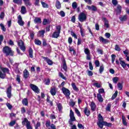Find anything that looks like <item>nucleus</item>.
<instances>
[{"label": "nucleus", "instance_id": "obj_1", "mask_svg": "<svg viewBox=\"0 0 129 129\" xmlns=\"http://www.w3.org/2000/svg\"><path fill=\"white\" fill-rule=\"evenodd\" d=\"M3 53L6 54V56H14V51H13L12 48L9 46H5L4 47Z\"/></svg>", "mask_w": 129, "mask_h": 129}, {"label": "nucleus", "instance_id": "obj_2", "mask_svg": "<svg viewBox=\"0 0 129 129\" xmlns=\"http://www.w3.org/2000/svg\"><path fill=\"white\" fill-rule=\"evenodd\" d=\"M86 19H87V17L86 16V14H85L84 13L82 12L80 14V15L78 16V20L80 22H81L82 23L83 22H85L86 21Z\"/></svg>", "mask_w": 129, "mask_h": 129}, {"label": "nucleus", "instance_id": "obj_3", "mask_svg": "<svg viewBox=\"0 0 129 129\" xmlns=\"http://www.w3.org/2000/svg\"><path fill=\"white\" fill-rule=\"evenodd\" d=\"M97 124L99 127L101 128H103V125H105V126H111V123H108L107 122L98 121Z\"/></svg>", "mask_w": 129, "mask_h": 129}, {"label": "nucleus", "instance_id": "obj_4", "mask_svg": "<svg viewBox=\"0 0 129 129\" xmlns=\"http://www.w3.org/2000/svg\"><path fill=\"white\" fill-rule=\"evenodd\" d=\"M84 53L87 55L86 59L87 60H91V55L90 54V50L88 48H86L84 49Z\"/></svg>", "mask_w": 129, "mask_h": 129}, {"label": "nucleus", "instance_id": "obj_5", "mask_svg": "<svg viewBox=\"0 0 129 129\" xmlns=\"http://www.w3.org/2000/svg\"><path fill=\"white\" fill-rule=\"evenodd\" d=\"M30 87L34 92H35V93H37V94L40 93V89H39V88L38 87V86L33 84H31L30 85Z\"/></svg>", "mask_w": 129, "mask_h": 129}, {"label": "nucleus", "instance_id": "obj_6", "mask_svg": "<svg viewBox=\"0 0 129 129\" xmlns=\"http://www.w3.org/2000/svg\"><path fill=\"white\" fill-rule=\"evenodd\" d=\"M18 45L20 47L21 50H23V52H25V51H26V47L24 44V41H23V40H19L18 42Z\"/></svg>", "mask_w": 129, "mask_h": 129}, {"label": "nucleus", "instance_id": "obj_7", "mask_svg": "<svg viewBox=\"0 0 129 129\" xmlns=\"http://www.w3.org/2000/svg\"><path fill=\"white\" fill-rule=\"evenodd\" d=\"M61 90L62 93L65 95L66 97H69V96H70V91H69L68 89L65 87H62Z\"/></svg>", "mask_w": 129, "mask_h": 129}, {"label": "nucleus", "instance_id": "obj_8", "mask_svg": "<svg viewBox=\"0 0 129 129\" xmlns=\"http://www.w3.org/2000/svg\"><path fill=\"white\" fill-rule=\"evenodd\" d=\"M45 125L46 127H51V129H56V125L54 124H51V121L50 120H47L46 121Z\"/></svg>", "mask_w": 129, "mask_h": 129}, {"label": "nucleus", "instance_id": "obj_9", "mask_svg": "<svg viewBox=\"0 0 129 129\" xmlns=\"http://www.w3.org/2000/svg\"><path fill=\"white\" fill-rule=\"evenodd\" d=\"M18 23L20 26H23L25 24V22L23 21V19L22 18V16L21 15H19L18 17Z\"/></svg>", "mask_w": 129, "mask_h": 129}, {"label": "nucleus", "instance_id": "obj_10", "mask_svg": "<svg viewBox=\"0 0 129 129\" xmlns=\"http://www.w3.org/2000/svg\"><path fill=\"white\" fill-rule=\"evenodd\" d=\"M70 120L75 121L76 120V119L75 118V116H74V112L72 110H70Z\"/></svg>", "mask_w": 129, "mask_h": 129}, {"label": "nucleus", "instance_id": "obj_11", "mask_svg": "<svg viewBox=\"0 0 129 129\" xmlns=\"http://www.w3.org/2000/svg\"><path fill=\"white\" fill-rule=\"evenodd\" d=\"M7 94L8 98H11V97H12V86H10L7 89Z\"/></svg>", "mask_w": 129, "mask_h": 129}, {"label": "nucleus", "instance_id": "obj_12", "mask_svg": "<svg viewBox=\"0 0 129 129\" xmlns=\"http://www.w3.org/2000/svg\"><path fill=\"white\" fill-rule=\"evenodd\" d=\"M102 21L104 22V26H106V28H107V29H108V28H109V24H108V20H107L106 18L103 17L102 18Z\"/></svg>", "mask_w": 129, "mask_h": 129}, {"label": "nucleus", "instance_id": "obj_13", "mask_svg": "<svg viewBox=\"0 0 129 129\" xmlns=\"http://www.w3.org/2000/svg\"><path fill=\"white\" fill-rule=\"evenodd\" d=\"M99 41L101 43H102V44H107V43H109V42L108 39H104L102 36L99 37Z\"/></svg>", "mask_w": 129, "mask_h": 129}, {"label": "nucleus", "instance_id": "obj_14", "mask_svg": "<svg viewBox=\"0 0 129 129\" xmlns=\"http://www.w3.org/2000/svg\"><path fill=\"white\" fill-rule=\"evenodd\" d=\"M22 125H26V126H27L31 123V122H30L27 118H24V120L22 122Z\"/></svg>", "mask_w": 129, "mask_h": 129}, {"label": "nucleus", "instance_id": "obj_15", "mask_svg": "<svg viewBox=\"0 0 129 129\" xmlns=\"http://www.w3.org/2000/svg\"><path fill=\"white\" fill-rule=\"evenodd\" d=\"M42 58L47 62L48 65H53V61L51 59H49V58L45 56H43Z\"/></svg>", "mask_w": 129, "mask_h": 129}, {"label": "nucleus", "instance_id": "obj_16", "mask_svg": "<svg viewBox=\"0 0 129 129\" xmlns=\"http://www.w3.org/2000/svg\"><path fill=\"white\" fill-rule=\"evenodd\" d=\"M119 19L121 22H125L127 20V15H125L123 16H121L119 17Z\"/></svg>", "mask_w": 129, "mask_h": 129}, {"label": "nucleus", "instance_id": "obj_17", "mask_svg": "<svg viewBox=\"0 0 129 129\" xmlns=\"http://www.w3.org/2000/svg\"><path fill=\"white\" fill-rule=\"evenodd\" d=\"M50 94L54 96V95H56V88L55 87H51L50 91Z\"/></svg>", "mask_w": 129, "mask_h": 129}, {"label": "nucleus", "instance_id": "obj_18", "mask_svg": "<svg viewBox=\"0 0 129 129\" xmlns=\"http://www.w3.org/2000/svg\"><path fill=\"white\" fill-rule=\"evenodd\" d=\"M91 106V109L92 111H95V108H96V105L94 102H91V104H90Z\"/></svg>", "mask_w": 129, "mask_h": 129}, {"label": "nucleus", "instance_id": "obj_19", "mask_svg": "<svg viewBox=\"0 0 129 129\" xmlns=\"http://www.w3.org/2000/svg\"><path fill=\"white\" fill-rule=\"evenodd\" d=\"M84 112L87 116H89L90 115V110L87 107L84 108Z\"/></svg>", "mask_w": 129, "mask_h": 129}, {"label": "nucleus", "instance_id": "obj_20", "mask_svg": "<svg viewBox=\"0 0 129 129\" xmlns=\"http://www.w3.org/2000/svg\"><path fill=\"white\" fill-rule=\"evenodd\" d=\"M59 36H60V33H59V32H57V31H54L52 34V37L57 39L58 37H59Z\"/></svg>", "mask_w": 129, "mask_h": 129}, {"label": "nucleus", "instance_id": "obj_21", "mask_svg": "<svg viewBox=\"0 0 129 129\" xmlns=\"http://www.w3.org/2000/svg\"><path fill=\"white\" fill-rule=\"evenodd\" d=\"M23 75H24V78H25V79H28V77H29V72H28V70H25L24 72H23Z\"/></svg>", "mask_w": 129, "mask_h": 129}, {"label": "nucleus", "instance_id": "obj_22", "mask_svg": "<svg viewBox=\"0 0 129 129\" xmlns=\"http://www.w3.org/2000/svg\"><path fill=\"white\" fill-rule=\"evenodd\" d=\"M21 13L22 15H25V14L27 13V9L25 6H22L21 9Z\"/></svg>", "mask_w": 129, "mask_h": 129}, {"label": "nucleus", "instance_id": "obj_23", "mask_svg": "<svg viewBox=\"0 0 129 129\" xmlns=\"http://www.w3.org/2000/svg\"><path fill=\"white\" fill-rule=\"evenodd\" d=\"M34 22L35 24H41V23H42V20H41V18L36 17L35 18Z\"/></svg>", "mask_w": 129, "mask_h": 129}, {"label": "nucleus", "instance_id": "obj_24", "mask_svg": "<svg viewBox=\"0 0 129 129\" xmlns=\"http://www.w3.org/2000/svg\"><path fill=\"white\" fill-rule=\"evenodd\" d=\"M80 33L82 37H84L85 36V30L82 29V26H80Z\"/></svg>", "mask_w": 129, "mask_h": 129}, {"label": "nucleus", "instance_id": "obj_25", "mask_svg": "<svg viewBox=\"0 0 129 129\" xmlns=\"http://www.w3.org/2000/svg\"><path fill=\"white\" fill-rule=\"evenodd\" d=\"M97 98L98 100H99V102H103V98H102V96L100 94H97Z\"/></svg>", "mask_w": 129, "mask_h": 129}, {"label": "nucleus", "instance_id": "obj_26", "mask_svg": "<svg viewBox=\"0 0 129 129\" xmlns=\"http://www.w3.org/2000/svg\"><path fill=\"white\" fill-rule=\"evenodd\" d=\"M2 71H3V73L5 74L8 73V74H10V70H9L8 68H2L1 69Z\"/></svg>", "mask_w": 129, "mask_h": 129}, {"label": "nucleus", "instance_id": "obj_27", "mask_svg": "<svg viewBox=\"0 0 129 129\" xmlns=\"http://www.w3.org/2000/svg\"><path fill=\"white\" fill-rule=\"evenodd\" d=\"M55 7L57 10H60L61 9V3L59 1H56L55 3Z\"/></svg>", "mask_w": 129, "mask_h": 129}, {"label": "nucleus", "instance_id": "obj_28", "mask_svg": "<svg viewBox=\"0 0 129 129\" xmlns=\"http://www.w3.org/2000/svg\"><path fill=\"white\" fill-rule=\"evenodd\" d=\"M22 104L25 105L26 106H28L29 104V102L28 101V99L24 98L22 100Z\"/></svg>", "mask_w": 129, "mask_h": 129}, {"label": "nucleus", "instance_id": "obj_29", "mask_svg": "<svg viewBox=\"0 0 129 129\" xmlns=\"http://www.w3.org/2000/svg\"><path fill=\"white\" fill-rule=\"evenodd\" d=\"M57 106L58 109V111L59 112H62V109L63 108V107H62V105L60 103L57 104Z\"/></svg>", "mask_w": 129, "mask_h": 129}, {"label": "nucleus", "instance_id": "obj_30", "mask_svg": "<svg viewBox=\"0 0 129 129\" xmlns=\"http://www.w3.org/2000/svg\"><path fill=\"white\" fill-rule=\"evenodd\" d=\"M62 69L65 71H67V65H66V61H65V60H63V62L62 63Z\"/></svg>", "mask_w": 129, "mask_h": 129}, {"label": "nucleus", "instance_id": "obj_31", "mask_svg": "<svg viewBox=\"0 0 129 129\" xmlns=\"http://www.w3.org/2000/svg\"><path fill=\"white\" fill-rule=\"evenodd\" d=\"M29 54L30 58H33L34 55H33V49L30 47L29 50Z\"/></svg>", "mask_w": 129, "mask_h": 129}, {"label": "nucleus", "instance_id": "obj_32", "mask_svg": "<svg viewBox=\"0 0 129 129\" xmlns=\"http://www.w3.org/2000/svg\"><path fill=\"white\" fill-rule=\"evenodd\" d=\"M34 42L35 45H37L38 46H40V45H42V42H41L39 39H35Z\"/></svg>", "mask_w": 129, "mask_h": 129}, {"label": "nucleus", "instance_id": "obj_33", "mask_svg": "<svg viewBox=\"0 0 129 129\" xmlns=\"http://www.w3.org/2000/svg\"><path fill=\"white\" fill-rule=\"evenodd\" d=\"M122 121L123 124H124L125 126L127 125V123L126 122V121L125 120V117L124 116H122Z\"/></svg>", "mask_w": 129, "mask_h": 129}, {"label": "nucleus", "instance_id": "obj_34", "mask_svg": "<svg viewBox=\"0 0 129 129\" xmlns=\"http://www.w3.org/2000/svg\"><path fill=\"white\" fill-rule=\"evenodd\" d=\"M75 111L76 113L77 114L78 116H81V113H80V112L79 111V110L77 109V108H75Z\"/></svg>", "mask_w": 129, "mask_h": 129}, {"label": "nucleus", "instance_id": "obj_35", "mask_svg": "<svg viewBox=\"0 0 129 129\" xmlns=\"http://www.w3.org/2000/svg\"><path fill=\"white\" fill-rule=\"evenodd\" d=\"M13 3L17 5H22V0H13Z\"/></svg>", "mask_w": 129, "mask_h": 129}, {"label": "nucleus", "instance_id": "obj_36", "mask_svg": "<svg viewBox=\"0 0 129 129\" xmlns=\"http://www.w3.org/2000/svg\"><path fill=\"white\" fill-rule=\"evenodd\" d=\"M72 86L74 90H75L76 91H77V90H78V88H77V87H76L75 83H72Z\"/></svg>", "mask_w": 129, "mask_h": 129}, {"label": "nucleus", "instance_id": "obj_37", "mask_svg": "<svg viewBox=\"0 0 129 129\" xmlns=\"http://www.w3.org/2000/svg\"><path fill=\"white\" fill-rule=\"evenodd\" d=\"M0 78L2 79H5L6 78V74L4 73H3L2 72L0 71Z\"/></svg>", "mask_w": 129, "mask_h": 129}, {"label": "nucleus", "instance_id": "obj_38", "mask_svg": "<svg viewBox=\"0 0 129 129\" xmlns=\"http://www.w3.org/2000/svg\"><path fill=\"white\" fill-rule=\"evenodd\" d=\"M111 108V104L110 103H108L106 107V110L107 111H110V108Z\"/></svg>", "mask_w": 129, "mask_h": 129}, {"label": "nucleus", "instance_id": "obj_39", "mask_svg": "<svg viewBox=\"0 0 129 129\" xmlns=\"http://www.w3.org/2000/svg\"><path fill=\"white\" fill-rule=\"evenodd\" d=\"M24 3H25V6H26L27 7H28V6H32V4L30 2V0L24 1Z\"/></svg>", "mask_w": 129, "mask_h": 129}, {"label": "nucleus", "instance_id": "obj_40", "mask_svg": "<svg viewBox=\"0 0 129 129\" xmlns=\"http://www.w3.org/2000/svg\"><path fill=\"white\" fill-rule=\"evenodd\" d=\"M120 64L121 66H122V67H123V68H125V67L127 66L128 63H125V62L124 61H121L120 62Z\"/></svg>", "mask_w": 129, "mask_h": 129}, {"label": "nucleus", "instance_id": "obj_41", "mask_svg": "<svg viewBox=\"0 0 129 129\" xmlns=\"http://www.w3.org/2000/svg\"><path fill=\"white\" fill-rule=\"evenodd\" d=\"M58 76L59 77H60L61 78H62V79H64V80H66V77H65V76H64V75H63L62 74V73L59 72L58 74Z\"/></svg>", "mask_w": 129, "mask_h": 129}, {"label": "nucleus", "instance_id": "obj_42", "mask_svg": "<svg viewBox=\"0 0 129 129\" xmlns=\"http://www.w3.org/2000/svg\"><path fill=\"white\" fill-rule=\"evenodd\" d=\"M117 93H118L117 91H116L115 92V93L113 94V95H112V96L111 97V99L112 100H113V99H114L116 97V96H117Z\"/></svg>", "mask_w": 129, "mask_h": 129}, {"label": "nucleus", "instance_id": "obj_43", "mask_svg": "<svg viewBox=\"0 0 129 129\" xmlns=\"http://www.w3.org/2000/svg\"><path fill=\"white\" fill-rule=\"evenodd\" d=\"M99 71L100 74H101L102 73L103 71H104V67H103V65L101 66L100 67V69L99 70Z\"/></svg>", "mask_w": 129, "mask_h": 129}, {"label": "nucleus", "instance_id": "obj_44", "mask_svg": "<svg viewBox=\"0 0 129 129\" xmlns=\"http://www.w3.org/2000/svg\"><path fill=\"white\" fill-rule=\"evenodd\" d=\"M70 105L73 107L74 105H75V102L73 101V100L71 99V101H70Z\"/></svg>", "mask_w": 129, "mask_h": 129}, {"label": "nucleus", "instance_id": "obj_45", "mask_svg": "<svg viewBox=\"0 0 129 129\" xmlns=\"http://www.w3.org/2000/svg\"><path fill=\"white\" fill-rule=\"evenodd\" d=\"M45 85H50V79H45L44 80Z\"/></svg>", "mask_w": 129, "mask_h": 129}, {"label": "nucleus", "instance_id": "obj_46", "mask_svg": "<svg viewBox=\"0 0 129 129\" xmlns=\"http://www.w3.org/2000/svg\"><path fill=\"white\" fill-rule=\"evenodd\" d=\"M41 5L43 8H49V5L48 4L45 3V2H41Z\"/></svg>", "mask_w": 129, "mask_h": 129}, {"label": "nucleus", "instance_id": "obj_47", "mask_svg": "<svg viewBox=\"0 0 129 129\" xmlns=\"http://www.w3.org/2000/svg\"><path fill=\"white\" fill-rule=\"evenodd\" d=\"M0 26L3 32H6L7 31V29L6 28V27H5L4 24H1Z\"/></svg>", "mask_w": 129, "mask_h": 129}, {"label": "nucleus", "instance_id": "obj_48", "mask_svg": "<svg viewBox=\"0 0 129 129\" xmlns=\"http://www.w3.org/2000/svg\"><path fill=\"white\" fill-rule=\"evenodd\" d=\"M117 86L119 90H122V84L120 83H118L117 84Z\"/></svg>", "mask_w": 129, "mask_h": 129}, {"label": "nucleus", "instance_id": "obj_49", "mask_svg": "<svg viewBox=\"0 0 129 129\" xmlns=\"http://www.w3.org/2000/svg\"><path fill=\"white\" fill-rule=\"evenodd\" d=\"M98 121H100V122H103V117H102V116L100 114L99 115V118H98Z\"/></svg>", "mask_w": 129, "mask_h": 129}, {"label": "nucleus", "instance_id": "obj_50", "mask_svg": "<svg viewBox=\"0 0 129 129\" xmlns=\"http://www.w3.org/2000/svg\"><path fill=\"white\" fill-rule=\"evenodd\" d=\"M41 126V122L38 121L35 126V129H38Z\"/></svg>", "mask_w": 129, "mask_h": 129}, {"label": "nucleus", "instance_id": "obj_51", "mask_svg": "<svg viewBox=\"0 0 129 129\" xmlns=\"http://www.w3.org/2000/svg\"><path fill=\"white\" fill-rule=\"evenodd\" d=\"M113 83L116 84L117 83V81H118V77H114L112 79Z\"/></svg>", "mask_w": 129, "mask_h": 129}, {"label": "nucleus", "instance_id": "obj_52", "mask_svg": "<svg viewBox=\"0 0 129 129\" xmlns=\"http://www.w3.org/2000/svg\"><path fill=\"white\" fill-rule=\"evenodd\" d=\"M93 86L95 87H97V88H100L101 87V86H100V84L98 83H95L93 84Z\"/></svg>", "mask_w": 129, "mask_h": 129}, {"label": "nucleus", "instance_id": "obj_53", "mask_svg": "<svg viewBox=\"0 0 129 129\" xmlns=\"http://www.w3.org/2000/svg\"><path fill=\"white\" fill-rule=\"evenodd\" d=\"M15 124H16L15 120L12 121L9 123L10 126H14V125H15Z\"/></svg>", "mask_w": 129, "mask_h": 129}, {"label": "nucleus", "instance_id": "obj_54", "mask_svg": "<svg viewBox=\"0 0 129 129\" xmlns=\"http://www.w3.org/2000/svg\"><path fill=\"white\" fill-rule=\"evenodd\" d=\"M115 51H120V47H119V45L116 44L115 45Z\"/></svg>", "mask_w": 129, "mask_h": 129}, {"label": "nucleus", "instance_id": "obj_55", "mask_svg": "<svg viewBox=\"0 0 129 129\" xmlns=\"http://www.w3.org/2000/svg\"><path fill=\"white\" fill-rule=\"evenodd\" d=\"M56 30H57V32L60 34L61 32V26L58 25L56 26Z\"/></svg>", "mask_w": 129, "mask_h": 129}, {"label": "nucleus", "instance_id": "obj_56", "mask_svg": "<svg viewBox=\"0 0 129 129\" xmlns=\"http://www.w3.org/2000/svg\"><path fill=\"white\" fill-rule=\"evenodd\" d=\"M72 7H73V9H77V3L76 2H74L73 4H72Z\"/></svg>", "mask_w": 129, "mask_h": 129}, {"label": "nucleus", "instance_id": "obj_57", "mask_svg": "<svg viewBox=\"0 0 129 129\" xmlns=\"http://www.w3.org/2000/svg\"><path fill=\"white\" fill-rule=\"evenodd\" d=\"M71 34L72 36V37H74V38H75V39H77V35H76V34L74 33V32L73 31H71Z\"/></svg>", "mask_w": 129, "mask_h": 129}, {"label": "nucleus", "instance_id": "obj_58", "mask_svg": "<svg viewBox=\"0 0 129 129\" xmlns=\"http://www.w3.org/2000/svg\"><path fill=\"white\" fill-rule=\"evenodd\" d=\"M5 18V12H1L0 14V19L2 20H4V18Z\"/></svg>", "mask_w": 129, "mask_h": 129}, {"label": "nucleus", "instance_id": "obj_59", "mask_svg": "<svg viewBox=\"0 0 129 129\" xmlns=\"http://www.w3.org/2000/svg\"><path fill=\"white\" fill-rule=\"evenodd\" d=\"M91 11L93 12H96V11H97V8H96V7L94 6V5H92Z\"/></svg>", "mask_w": 129, "mask_h": 129}, {"label": "nucleus", "instance_id": "obj_60", "mask_svg": "<svg viewBox=\"0 0 129 129\" xmlns=\"http://www.w3.org/2000/svg\"><path fill=\"white\" fill-rule=\"evenodd\" d=\"M39 3H40V0H35L34 5L37 6L38 7H39V6H40V5L39 4Z\"/></svg>", "mask_w": 129, "mask_h": 129}, {"label": "nucleus", "instance_id": "obj_61", "mask_svg": "<svg viewBox=\"0 0 129 129\" xmlns=\"http://www.w3.org/2000/svg\"><path fill=\"white\" fill-rule=\"evenodd\" d=\"M95 64L96 67H99V66H100V63L99 62V60H95Z\"/></svg>", "mask_w": 129, "mask_h": 129}, {"label": "nucleus", "instance_id": "obj_62", "mask_svg": "<svg viewBox=\"0 0 129 129\" xmlns=\"http://www.w3.org/2000/svg\"><path fill=\"white\" fill-rule=\"evenodd\" d=\"M97 51L98 54H101V55H102L103 54V51H102V49L97 48Z\"/></svg>", "mask_w": 129, "mask_h": 129}, {"label": "nucleus", "instance_id": "obj_63", "mask_svg": "<svg viewBox=\"0 0 129 129\" xmlns=\"http://www.w3.org/2000/svg\"><path fill=\"white\" fill-rule=\"evenodd\" d=\"M6 105L9 109H12L13 108V106H12V105H11V104H10L9 103H7L6 104Z\"/></svg>", "mask_w": 129, "mask_h": 129}, {"label": "nucleus", "instance_id": "obj_64", "mask_svg": "<svg viewBox=\"0 0 129 129\" xmlns=\"http://www.w3.org/2000/svg\"><path fill=\"white\" fill-rule=\"evenodd\" d=\"M111 57H112V63H114V60H115V55L114 54H112L111 55Z\"/></svg>", "mask_w": 129, "mask_h": 129}]
</instances>
